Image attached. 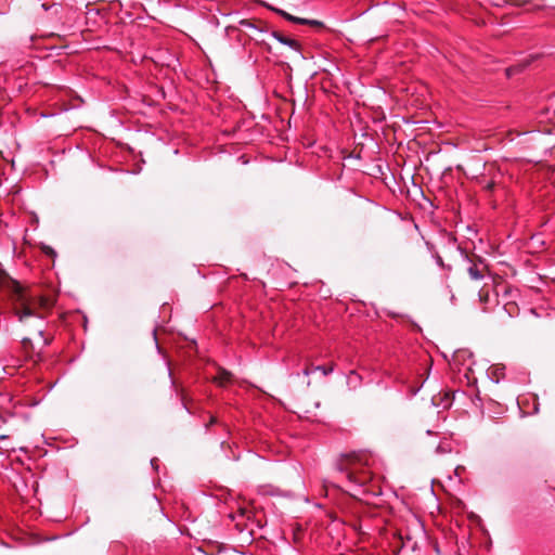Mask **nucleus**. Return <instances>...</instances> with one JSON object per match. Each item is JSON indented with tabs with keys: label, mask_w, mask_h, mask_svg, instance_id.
Returning a JSON list of instances; mask_svg holds the SVG:
<instances>
[{
	"label": "nucleus",
	"mask_w": 555,
	"mask_h": 555,
	"mask_svg": "<svg viewBox=\"0 0 555 555\" xmlns=\"http://www.w3.org/2000/svg\"><path fill=\"white\" fill-rule=\"evenodd\" d=\"M367 464V457L361 453H341L336 462L338 470L346 473L348 479L358 485H364L371 480Z\"/></svg>",
	"instance_id": "1"
},
{
	"label": "nucleus",
	"mask_w": 555,
	"mask_h": 555,
	"mask_svg": "<svg viewBox=\"0 0 555 555\" xmlns=\"http://www.w3.org/2000/svg\"><path fill=\"white\" fill-rule=\"evenodd\" d=\"M20 306L15 308V314L21 322L30 321V326L33 331L37 334L39 339L41 340L42 346L49 345V340L43 337L44 332V322L43 319L35 314V312L30 309L26 299H24L23 293H17Z\"/></svg>",
	"instance_id": "2"
},
{
	"label": "nucleus",
	"mask_w": 555,
	"mask_h": 555,
	"mask_svg": "<svg viewBox=\"0 0 555 555\" xmlns=\"http://www.w3.org/2000/svg\"><path fill=\"white\" fill-rule=\"evenodd\" d=\"M461 255L463 257L465 263V270L467 271L470 280L480 281L486 276L488 272V267L483 260L478 258L477 260L470 258L466 253L461 250Z\"/></svg>",
	"instance_id": "3"
},
{
	"label": "nucleus",
	"mask_w": 555,
	"mask_h": 555,
	"mask_svg": "<svg viewBox=\"0 0 555 555\" xmlns=\"http://www.w3.org/2000/svg\"><path fill=\"white\" fill-rule=\"evenodd\" d=\"M272 37L274 39H276L280 43L284 44V46H287L289 47L292 50L296 51V52H300V43L295 40V39H291V38H287L285 36H283L281 33L279 31H272Z\"/></svg>",
	"instance_id": "4"
},
{
	"label": "nucleus",
	"mask_w": 555,
	"mask_h": 555,
	"mask_svg": "<svg viewBox=\"0 0 555 555\" xmlns=\"http://www.w3.org/2000/svg\"><path fill=\"white\" fill-rule=\"evenodd\" d=\"M362 385V376L354 370L347 374V386L350 390H356Z\"/></svg>",
	"instance_id": "5"
},
{
	"label": "nucleus",
	"mask_w": 555,
	"mask_h": 555,
	"mask_svg": "<svg viewBox=\"0 0 555 555\" xmlns=\"http://www.w3.org/2000/svg\"><path fill=\"white\" fill-rule=\"evenodd\" d=\"M532 60H533L532 56H530V59L526 57L524 61H521V63L513 65V66L506 68V76L511 77L512 75L521 72L524 68H526L530 64V62Z\"/></svg>",
	"instance_id": "6"
},
{
	"label": "nucleus",
	"mask_w": 555,
	"mask_h": 555,
	"mask_svg": "<svg viewBox=\"0 0 555 555\" xmlns=\"http://www.w3.org/2000/svg\"><path fill=\"white\" fill-rule=\"evenodd\" d=\"M241 27L247 28L249 30H254L258 34H262L263 29L257 26L255 23H253L250 20H241L238 22Z\"/></svg>",
	"instance_id": "7"
},
{
	"label": "nucleus",
	"mask_w": 555,
	"mask_h": 555,
	"mask_svg": "<svg viewBox=\"0 0 555 555\" xmlns=\"http://www.w3.org/2000/svg\"><path fill=\"white\" fill-rule=\"evenodd\" d=\"M296 24H302V25H311V26H322V22L320 21H317V20H308V18H302V17H295V22Z\"/></svg>",
	"instance_id": "8"
},
{
	"label": "nucleus",
	"mask_w": 555,
	"mask_h": 555,
	"mask_svg": "<svg viewBox=\"0 0 555 555\" xmlns=\"http://www.w3.org/2000/svg\"><path fill=\"white\" fill-rule=\"evenodd\" d=\"M334 369H335V365L334 364H331L328 366L326 365H317V366H313V370H317L318 372H321L324 376H327L330 375L331 373L334 372Z\"/></svg>",
	"instance_id": "9"
},
{
	"label": "nucleus",
	"mask_w": 555,
	"mask_h": 555,
	"mask_svg": "<svg viewBox=\"0 0 555 555\" xmlns=\"http://www.w3.org/2000/svg\"><path fill=\"white\" fill-rule=\"evenodd\" d=\"M22 346L23 349L26 351V353L31 357L30 352L34 350L33 341L29 337H23L22 338Z\"/></svg>",
	"instance_id": "10"
},
{
	"label": "nucleus",
	"mask_w": 555,
	"mask_h": 555,
	"mask_svg": "<svg viewBox=\"0 0 555 555\" xmlns=\"http://www.w3.org/2000/svg\"><path fill=\"white\" fill-rule=\"evenodd\" d=\"M220 385H224L225 383L230 382L231 374L227 371H221L217 377Z\"/></svg>",
	"instance_id": "11"
},
{
	"label": "nucleus",
	"mask_w": 555,
	"mask_h": 555,
	"mask_svg": "<svg viewBox=\"0 0 555 555\" xmlns=\"http://www.w3.org/2000/svg\"><path fill=\"white\" fill-rule=\"evenodd\" d=\"M279 15H281L282 17H284L285 20L289 21V22H295V17L294 15H291L288 14L287 12H285L284 10H280V9H273Z\"/></svg>",
	"instance_id": "12"
},
{
	"label": "nucleus",
	"mask_w": 555,
	"mask_h": 555,
	"mask_svg": "<svg viewBox=\"0 0 555 555\" xmlns=\"http://www.w3.org/2000/svg\"><path fill=\"white\" fill-rule=\"evenodd\" d=\"M279 15H281L282 17H284L285 20L289 21V22H295V17L294 15H291L288 14L287 12H285L284 10H280V9H273Z\"/></svg>",
	"instance_id": "13"
},
{
	"label": "nucleus",
	"mask_w": 555,
	"mask_h": 555,
	"mask_svg": "<svg viewBox=\"0 0 555 555\" xmlns=\"http://www.w3.org/2000/svg\"><path fill=\"white\" fill-rule=\"evenodd\" d=\"M479 300L483 304L488 302L489 300V293L486 292L483 288H481L478 293Z\"/></svg>",
	"instance_id": "14"
},
{
	"label": "nucleus",
	"mask_w": 555,
	"mask_h": 555,
	"mask_svg": "<svg viewBox=\"0 0 555 555\" xmlns=\"http://www.w3.org/2000/svg\"><path fill=\"white\" fill-rule=\"evenodd\" d=\"M495 186L494 180H488L482 183V189L486 191H492Z\"/></svg>",
	"instance_id": "15"
},
{
	"label": "nucleus",
	"mask_w": 555,
	"mask_h": 555,
	"mask_svg": "<svg viewBox=\"0 0 555 555\" xmlns=\"http://www.w3.org/2000/svg\"><path fill=\"white\" fill-rule=\"evenodd\" d=\"M508 2V0H490V3L494 7H503Z\"/></svg>",
	"instance_id": "16"
},
{
	"label": "nucleus",
	"mask_w": 555,
	"mask_h": 555,
	"mask_svg": "<svg viewBox=\"0 0 555 555\" xmlns=\"http://www.w3.org/2000/svg\"><path fill=\"white\" fill-rule=\"evenodd\" d=\"M313 372H317V370H313V366H312V367L307 366V367H305V369H304L302 374H304L305 376H309V375H310V374H312Z\"/></svg>",
	"instance_id": "17"
},
{
	"label": "nucleus",
	"mask_w": 555,
	"mask_h": 555,
	"mask_svg": "<svg viewBox=\"0 0 555 555\" xmlns=\"http://www.w3.org/2000/svg\"><path fill=\"white\" fill-rule=\"evenodd\" d=\"M435 260H436V263L439 266V267H444V263H443V260H442V257L439 256V255H436L435 256Z\"/></svg>",
	"instance_id": "18"
},
{
	"label": "nucleus",
	"mask_w": 555,
	"mask_h": 555,
	"mask_svg": "<svg viewBox=\"0 0 555 555\" xmlns=\"http://www.w3.org/2000/svg\"><path fill=\"white\" fill-rule=\"evenodd\" d=\"M10 463H11V465H13L14 463L23 464L22 460L18 456H16L13 460H10Z\"/></svg>",
	"instance_id": "19"
},
{
	"label": "nucleus",
	"mask_w": 555,
	"mask_h": 555,
	"mask_svg": "<svg viewBox=\"0 0 555 555\" xmlns=\"http://www.w3.org/2000/svg\"><path fill=\"white\" fill-rule=\"evenodd\" d=\"M464 469H465V468H464V466H460V465H459V466H456V468H455V474H456V475H461V473H462Z\"/></svg>",
	"instance_id": "20"
},
{
	"label": "nucleus",
	"mask_w": 555,
	"mask_h": 555,
	"mask_svg": "<svg viewBox=\"0 0 555 555\" xmlns=\"http://www.w3.org/2000/svg\"><path fill=\"white\" fill-rule=\"evenodd\" d=\"M217 423V418L215 416H210V420H209V425H214Z\"/></svg>",
	"instance_id": "21"
},
{
	"label": "nucleus",
	"mask_w": 555,
	"mask_h": 555,
	"mask_svg": "<svg viewBox=\"0 0 555 555\" xmlns=\"http://www.w3.org/2000/svg\"><path fill=\"white\" fill-rule=\"evenodd\" d=\"M156 463H157V459H152L151 460L152 466H154L157 469Z\"/></svg>",
	"instance_id": "22"
},
{
	"label": "nucleus",
	"mask_w": 555,
	"mask_h": 555,
	"mask_svg": "<svg viewBox=\"0 0 555 555\" xmlns=\"http://www.w3.org/2000/svg\"><path fill=\"white\" fill-rule=\"evenodd\" d=\"M494 374H495L496 376H500V375H501V376H504V373L500 372V371H499V369H496V370H495Z\"/></svg>",
	"instance_id": "23"
},
{
	"label": "nucleus",
	"mask_w": 555,
	"mask_h": 555,
	"mask_svg": "<svg viewBox=\"0 0 555 555\" xmlns=\"http://www.w3.org/2000/svg\"><path fill=\"white\" fill-rule=\"evenodd\" d=\"M494 374H495L496 376H500V375H501V376H504V373L500 372V371H499V369H496V370H495Z\"/></svg>",
	"instance_id": "24"
},
{
	"label": "nucleus",
	"mask_w": 555,
	"mask_h": 555,
	"mask_svg": "<svg viewBox=\"0 0 555 555\" xmlns=\"http://www.w3.org/2000/svg\"><path fill=\"white\" fill-rule=\"evenodd\" d=\"M494 374H495L496 376H500V375H501V376H504V373L500 372V371H499V369H496V370H495Z\"/></svg>",
	"instance_id": "25"
},
{
	"label": "nucleus",
	"mask_w": 555,
	"mask_h": 555,
	"mask_svg": "<svg viewBox=\"0 0 555 555\" xmlns=\"http://www.w3.org/2000/svg\"><path fill=\"white\" fill-rule=\"evenodd\" d=\"M437 452H440V451H446L444 448L442 446H438L437 449H436Z\"/></svg>",
	"instance_id": "26"
},
{
	"label": "nucleus",
	"mask_w": 555,
	"mask_h": 555,
	"mask_svg": "<svg viewBox=\"0 0 555 555\" xmlns=\"http://www.w3.org/2000/svg\"><path fill=\"white\" fill-rule=\"evenodd\" d=\"M250 37H251L254 40H257V41L261 40V39H260V38H258L257 36H250Z\"/></svg>",
	"instance_id": "27"
},
{
	"label": "nucleus",
	"mask_w": 555,
	"mask_h": 555,
	"mask_svg": "<svg viewBox=\"0 0 555 555\" xmlns=\"http://www.w3.org/2000/svg\"><path fill=\"white\" fill-rule=\"evenodd\" d=\"M20 451H21V452H24V451H27V450H26L25 448L21 447V448H20Z\"/></svg>",
	"instance_id": "28"
}]
</instances>
